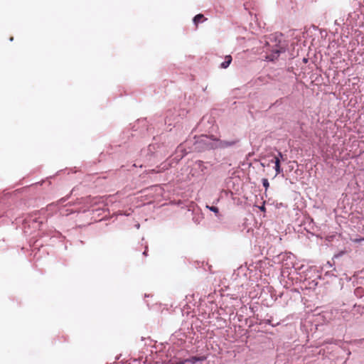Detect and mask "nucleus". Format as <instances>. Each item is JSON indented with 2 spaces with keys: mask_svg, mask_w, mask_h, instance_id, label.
<instances>
[{
  "mask_svg": "<svg viewBox=\"0 0 364 364\" xmlns=\"http://www.w3.org/2000/svg\"><path fill=\"white\" fill-rule=\"evenodd\" d=\"M63 200L64 201L65 200H64L63 198H62V199H60V200L57 203V204L51 203V204L48 205L47 206V208H47V210L50 209L53 206H55V205H58L60 201H63Z\"/></svg>",
  "mask_w": 364,
  "mask_h": 364,
  "instance_id": "nucleus-8",
  "label": "nucleus"
},
{
  "mask_svg": "<svg viewBox=\"0 0 364 364\" xmlns=\"http://www.w3.org/2000/svg\"><path fill=\"white\" fill-rule=\"evenodd\" d=\"M210 210L213 212H215V213H218V208L215 206H211L210 207Z\"/></svg>",
  "mask_w": 364,
  "mask_h": 364,
  "instance_id": "nucleus-9",
  "label": "nucleus"
},
{
  "mask_svg": "<svg viewBox=\"0 0 364 364\" xmlns=\"http://www.w3.org/2000/svg\"><path fill=\"white\" fill-rule=\"evenodd\" d=\"M206 20V18L204 17V16L203 14H197L194 18H193V23L196 24V26H197L198 23L202 20Z\"/></svg>",
  "mask_w": 364,
  "mask_h": 364,
  "instance_id": "nucleus-6",
  "label": "nucleus"
},
{
  "mask_svg": "<svg viewBox=\"0 0 364 364\" xmlns=\"http://www.w3.org/2000/svg\"><path fill=\"white\" fill-rule=\"evenodd\" d=\"M237 142V141H220V146L222 148H226L235 145Z\"/></svg>",
  "mask_w": 364,
  "mask_h": 364,
  "instance_id": "nucleus-4",
  "label": "nucleus"
},
{
  "mask_svg": "<svg viewBox=\"0 0 364 364\" xmlns=\"http://www.w3.org/2000/svg\"><path fill=\"white\" fill-rule=\"evenodd\" d=\"M272 163H274L275 166H274V169H275V171H276V175L275 176H277L278 174H279L280 173L282 172V168H281V162H280V159L277 156H274V159H272L271 161Z\"/></svg>",
  "mask_w": 364,
  "mask_h": 364,
  "instance_id": "nucleus-2",
  "label": "nucleus"
},
{
  "mask_svg": "<svg viewBox=\"0 0 364 364\" xmlns=\"http://www.w3.org/2000/svg\"><path fill=\"white\" fill-rule=\"evenodd\" d=\"M262 184H263V186L265 188V190L267 191L269 186V183L268 181L267 178L262 179Z\"/></svg>",
  "mask_w": 364,
  "mask_h": 364,
  "instance_id": "nucleus-7",
  "label": "nucleus"
},
{
  "mask_svg": "<svg viewBox=\"0 0 364 364\" xmlns=\"http://www.w3.org/2000/svg\"><path fill=\"white\" fill-rule=\"evenodd\" d=\"M277 156L280 159V161L284 160V156H283V154H282V152H279L278 156Z\"/></svg>",
  "mask_w": 364,
  "mask_h": 364,
  "instance_id": "nucleus-10",
  "label": "nucleus"
},
{
  "mask_svg": "<svg viewBox=\"0 0 364 364\" xmlns=\"http://www.w3.org/2000/svg\"><path fill=\"white\" fill-rule=\"evenodd\" d=\"M75 212L74 210H70L69 208H61L60 209V214L63 216H68L70 214Z\"/></svg>",
  "mask_w": 364,
  "mask_h": 364,
  "instance_id": "nucleus-5",
  "label": "nucleus"
},
{
  "mask_svg": "<svg viewBox=\"0 0 364 364\" xmlns=\"http://www.w3.org/2000/svg\"><path fill=\"white\" fill-rule=\"evenodd\" d=\"M363 240V239H360V240H355L354 241H355V242H358V241H360V240Z\"/></svg>",
  "mask_w": 364,
  "mask_h": 364,
  "instance_id": "nucleus-13",
  "label": "nucleus"
},
{
  "mask_svg": "<svg viewBox=\"0 0 364 364\" xmlns=\"http://www.w3.org/2000/svg\"><path fill=\"white\" fill-rule=\"evenodd\" d=\"M363 291V289L362 288H357L355 289V294H360V292Z\"/></svg>",
  "mask_w": 364,
  "mask_h": 364,
  "instance_id": "nucleus-11",
  "label": "nucleus"
},
{
  "mask_svg": "<svg viewBox=\"0 0 364 364\" xmlns=\"http://www.w3.org/2000/svg\"><path fill=\"white\" fill-rule=\"evenodd\" d=\"M260 209H261V210H262V211H264V210H265V208H264V206L261 207V208H260Z\"/></svg>",
  "mask_w": 364,
  "mask_h": 364,
  "instance_id": "nucleus-12",
  "label": "nucleus"
},
{
  "mask_svg": "<svg viewBox=\"0 0 364 364\" xmlns=\"http://www.w3.org/2000/svg\"><path fill=\"white\" fill-rule=\"evenodd\" d=\"M285 52V48L282 46H277V48L272 50V54L269 56V59L273 60L276 59L279 53Z\"/></svg>",
  "mask_w": 364,
  "mask_h": 364,
  "instance_id": "nucleus-1",
  "label": "nucleus"
},
{
  "mask_svg": "<svg viewBox=\"0 0 364 364\" xmlns=\"http://www.w3.org/2000/svg\"><path fill=\"white\" fill-rule=\"evenodd\" d=\"M232 56L228 55L225 57V61L220 64V68L225 69L227 68L232 62Z\"/></svg>",
  "mask_w": 364,
  "mask_h": 364,
  "instance_id": "nucleus-3",
  "label": "nucleus"
}]
</instances>
